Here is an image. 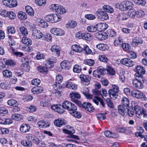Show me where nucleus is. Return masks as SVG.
Segmentation results:
<instances>
[{"label":"nucleus","mask_w":147,"mask_h":147,"mask_svg":"<svg viewBox=\"0 0 147 147\" xmlns=\"http://www.w3.org/2000/svg\"><path fill=\"white\" fill-rule=\"evenodd\" d=\"M135 79L132 80V83L133 87L137 89H141L144 87V78L143 76L136 77Z\"/></svg>","instance_id":"f257e3e1"},{"label":"nucleus","mask_w":147,"mask_h":147,"mask_svg":"<svg viewBox=\"0 0 147 147\" xmlns=\"http://www.w3.org/2000/svg\"><path fill=\"white\" fill-rule=\"evenodd\" d=\"M119 88L117 85H112L111 89L109 90V94L111 98L113 99H116L118 96L117 93L119 92Z\"/></svg>","instance_id":"f03ea898"},{"label":"nucleus","mask_w":147,"mask_h":147,"mask_svg":"<svg viewBox=\"0 0 147 147\" xmlns=\"http://www.w3.org/2000/svg\"><path fill=\"white\" fill-rule=\"evenodd\" d=\"M131 94L134 97L136 98L142 99L144 101L146 100L147 99L145 94L138 90H133L131 92Z\"/></svg>","instance_id":"7ed1b4c3"},{"label":"nucleus","mask_w":147,"mask_h":147,"mask_svg":"<svg viewBox=\"0 0 147 147\" xmlns=\"http://www.w3.org/2000/svg\"><path fill=\"white\" fill-rule=\"evenodd\" d=\"M3 5L9 8H13L17 5L16 0H2Z\"/></svg>","instance_id":"20e7f679"},{"label":"nucleus","mask_w":147,"mask_h":147,"mask_svg":"<svg viewBox=\"0 0 147 147\" xmlns=\"http://www.w3.org/2000/svg\"><path fill=\"white\" fill-rule=\"evenodd\" d=\"M135 115L138 118H140L143 113L145 112V110L143 108L136 105L134 107Z\"/></svg>","instance_id":"39448f33"},{"label":"nucleus","mask_w":147,"mask_h":147,"mask_svg":"<svg viewBox=\"0 0 147 147\" xmlns=\"http://www.w3.org/2000/svg\"><path fill=\"white\" fill-rule=\"evenodd\" d=\"M43 34L41 32L37 29H34L32 32V38L35 39H38L42 38Z\"/></svg>","instance_id":"423d86ee"},{"label":"nucleus","mask_w":147,"mask_h":147,"mask_svg":"<svg viewBox=\"0 0 147 147\" xmlns=\"http://www.w3.org/2000/svg\"><path fill=\"white\" fill-rule=\"evenodd\" d=\"M135 71L136 72L135 76L137 77L142 76V75L145 74V71L144 68L139 65H138L136 67Z\"/></svg>","instance_id":"0eeeda50"},{"label":"nucleus","mask_w":147,"mask_h":147,"mask_svg":"<svg viewBox=\"0 0 147 147\" xmlns=\"http://www.w3.org/2000/svg\"><path fill=\"white\" fill-rule=\"evenodd\" d=\"M51 32L55 35L61 36L64 34V31L62 29L56 28H53L50 30Z\"/></svg>","instance_id":"6e6552de"},{"label":"nucleus","mask_w":147,"mask_h":147,"mask_svg":"<svg viewBox=\"0 0 147 147\" xmlns=\"http://www.w3.org/2000/svg\"><path fill=\"white\" fill-rule=\"evenodd\" d=\"M94 36L98 40H102L107 39L108 35L105 33L98 32L95 34Z\"/></svg>","instance_id":"1a4fd4ad"},{"label":"nucleus","mask_w":147,"mask_h":147,"mask_svg":"<svg viewBox=\"0 0 147 147\" xmlns=\"http://www.w3.org/2000/svg\"><path fill=\"white\" fill-rule=\"evenodd\" d=\"M82 107L86 111L89 112H92L94 111V108L92 104L89 102H84L82 105Z\"/></svg>","instance_id":"9d476101"},{"label":"nucleus","mask_w":147,"mask_h":147,"mask_svg":"<svg viewBox=\"0 0 147 147\" xmlns=\"http://www.w3.org/2000/svg\"><path fill=\"white\" fill-rule=\"evenodd\" d=\"M98 18L101 20L104 21L109 19V16L107 13L104 11H99L98 13Z\"/></svg>","instance_id":"9b49d317"},{"label":"nucleus","mask_w":147,"mask_h":147,"mask_svg":"<svg viewBox=\"0 0 147 147\" xmlns=\"http://www.w3.org/2000/svg\"><path fill=\"white\" fill-rule=\"evenodd\" d=\"M93 101L96 105H99L100 102V105H101L103 107H105V103L103 101V100L98 96H94L93 99Z\"/></svg>","instance_id":"f8f14e48"},{"label":"nucleus","mask_w":147,"mask_h":147,"mask_svg":"<svg viewBox=\"0 0 147 147\" xmlns=\"http://www.w3.org/2000/svg\"><path fill=\"white\" fill-rule=\"evenodd\" d=\"M30 127L28 124L23 123L20 125V131L22 133H25L29 131Z\"/></svg>","instance_id":"ddd939ff"},{"label":"nucleus","mask_w":147,"mask_h":147,"mask_svg":"<svg viewBox=\"0 0 147 147\" xmlns=\"http://www.w3.org/2000/svg\"><path fill=\"white\" fill-rule=\"evenodd\" d=\"M81 91L87 99H91L93 98V96L89 94V90L87 88L83 87L81 89Z\"/></svg>","instance_id":"4468645a"},{"label":"nucleus","mask_w":147,"mask_h":147,"mask_svg":"<svg viewBox=\"0 0 147 147\" xmlns=\"http://www.w3.org/2000/svg\"><path fill=\"white\" fill-rule=\"evenodd\" d=\"M69 96L73 101H75L77 100L80 99L81 97L80 95L75 92H70Z\"/></svg>","instance_id":"2eb2a0df"},{"label":"nucleus","mask_w":147,"mask_h":147,"mask_svg":"<svg viewBox=\"0 0 147 147\" xmlns=\"http://www.w3.org/2000/svg\"><path fill=\"white\" fill-rule=\"evenodd\" d=\"M72 80L68 81L66 82L65 86L67 88L73 90H75L77 88V85L75 84L73 82H71Z\"/></svg>","instance_id":"dca6fc26"},{"label":"nucleus","mask_w":147,"mask_h":147,"mask_svg":"<svg viewBox=\"0 0 147 147\" xmlns=\"http://www.w3.org/2000/svg\"><path fill=\"white\" fill-rule=\"evenodd\" d=\"M36 22L38 23V26L41 27L45 28L48 26L47 23L41 18H37Z\"/></svg>","instance_id":"f3484780"},{"label":"nucleus","mask_w":147,"mask_h":147,"mask_svg":"<svg viewBox=\"0 0 147 147\" xmlns=\"http://www.w3.org/2000/svg\"><path fill=\"white\" fill-rule=\"evenodd\" d=\"M55 125L58 127H60L65 124V121L62 118H59L54 121Z\"/></svg>","instance_id":"a211bd4d"},{"label":"nucleus","mask_w":147,"mask_h":147,"mask_svg":"<svg viewBox=\"0 0 147 147\" xmlns=\"http://www.w3.org/2000/svg\"><path fill=\"white\" fill-rule=\"evenodd\" d=\"M80 78L82 81L86 83V85L89 84L90 80V77L89 76L82 74L80 76Z\"/></svg>","instance_id":"6ab92c4d"},{"label":"nucleus","mask_w":147,"mask_h":147,"mask_svg":"<svg viewBox=\"0 0 147 147\" xmlns=\"http://www.w3.org/2000/svg\"><path fill=\"white\" fill-rule=\"evenodd\" d=\"M142 43L143 41L141 38L136 37L133 40L131 45L133 47H135L138 46L142 44Z\"/></svg>","instance_id":"aec40b11"},{"label":"nucleus","mask_w":147,"mask_h":147,"mask_svg":"<svg viewBox=\"0 0 147 147\" xmlns=\"http://www.w3.org/2000/svg\"><path fill=\"white\" fill-rule=\"evenodd\" d=\"M118 109L119 113L122 115H126V111L128 110V109L125 108L122 105H119L118 107Z\"/></svg>","instance_id":"412c9836"},{"label":"nucleus","mask_w":147,"mask_h":147,"mask_svg":"<svg viewBox=\"0 0 147 147\" xmlns=\"http://www.w3.org/2000/svg\"><path fill=\"white\" fill-rule=\"evenodd\" d=\"M98 30L100 31H104L106 30L108 27V26L107 24L105 23H100L97 24Z\"/></svg>","instance_id":"4be33fe9"},{"label":"nucleus","mask_w":147,"mask_h":147,"mask_svg":"<svg viewBox=\"0 0 147 147\" xmlns=\"http://www.w3.org/2000/svg\"><path fill=\"white\" fill-rule=\"evenodd\" d=\"M43 88L41 86L34 87L31 89L32 92L34 94L41 93L43 91Z\"/></svg>","instance_id":"5701e85b"},{"label":"nucleus","mask_w":147,"mask_h":147,"mask_svg":"<svg viewBox=\"0 0 147 147\" xmlns=\"http://www.w3.org/2000/svg\"><path fill=\"white\" fill-rule=\"evenodd\" d=\"M72 51L77 53H80L82 51L83 48L79 45L75 44L71 47Z\"/></svg>","instance_id":"b1692460"},{"label":"nucleus","mask_w":147,"mask_h":147,"mask_svg":"<svg viewBox=\"0 0 147 147\" xmlns=\"http://www.w3.org/2000/svg\"><path fill=\"white\" fill-rule=\"evenodd\" d=\"M71 63L69 61L65 60L62 61L60 64L62 68L68 69L70 67Z\"/></svg>","instance_id":"393cba45"},{"label":"nucleus","mask_w":147,"mask_h":147,"mask_svg":"<svg viewBox=\"0 0 147 147\" xmlns=\"http://www.w3.org/2000/svg\"><path fill=\"white\" fill-rule=\"evenodd\" d=\"M61 106L57 105H54L51 106V108L53 110L58 113H62L64 112L63 110L60 107Z\"/></svg>","instance_id":"a878e982"},{"label":"nucleus","mask_w":147,"mask_h":147,"mask_svg":"<svg viewBox=\"0 0 147 147\" xmlns=\"http://www.w3.org/2000/svg\"><path fill=\"white\" fill-rule=\"evenodd\" d=\"M26 12L31 16H33L34 15V11L33 9L29 5L26 6L25 7Z\"/></svg>","instance_id":"bb28decb"},{"label":"nucleus","mask_w":147,"mask_h":147,"mask_svg":"<svg viewBox=\"0 0 147 147\" xmlns=\"http://www.w3.org/2000/svg\"><path fill=\"white\" fill-rule=\"evenodd\" d=\"M11 117L13 119L17 121H19L23 119V116L21 114L14 113L12 115Z\"/></svg>","instance_id":"cd10ccee"},{"label":"nucleus","mask_w":147,"mask_h":147,"mask_svg":"<svg viewBox=\"0 0 147 147\" xmlns=\"http://www.w3.org/2000/svg\"><path fill=\"white\" fill-rule=\"evenodd\" d=\"M37 124L39 127L41 128H45L49 126L48 122H45L42 120L39 121Z\"/></svg>","instance_id":"c85d7f7f"},{"label":"nucleus","mask_w":147,"mask_h":147,"mask_svg":"<svg viewBox=\"0 0 147 147\" xmlns=\"http://www.w3.org/2000/svg\"><path fill=\"white\" fill-rule=\"evenodd\" d=\"M66 12V10L64 7L58 4L56 12L61 14L65 13Z\"/></svg>","instance_id":"c756f323"},{"label":"nucleus","mask_w":147,"mask_h":147,"mask_svg":"<svg viewBox=\"0 0 147 147\" xmlns=\"http://www.w3.org/2000/svg\"><path fill=\"white\" fill-rule=\"evenodd\" d=\"M19 30L23 36H26L28 34V32L27 29L23 26H21L19 28Z\"/></svg>","instance_id":"7c9ffc66"},{"label":"nucleus","mask_w":147,"mask_h":147,"mask_svg":"<svg viewBox=\"0 0 147 147\" xmlns=\"http://www.w3.org/2000/svg\"><path fill=\"white\" fill-rule=\"evenodd\" d=\"M18 17L20 20H26L27 18V15L25 12L22 11L18 12Z\"/></svg>","instance_id":"2f4dec72"},{"label":"nucleus","mask_w":147,"mask_h":147,"mask_svg":"<svg viewBox=\"0 0 147 147\" xmlns=\"http://www.w3.org/2000/svg\"><path fill=\"white\" fill-rule=\"evenodd\" d=\"M104 134L106 137L109 138L112 137L113 138H116L118 136V134H113L109 131H105L104 133Z\"/></svg>","instance_id":"473e14b6"},{"label":"nucleus","mask_w":147,"mask_h":147,"mask_svg":"<svg viewBox=\"0 0 147 147\" xmlns=\"http://www.w3.org/2000/svg\"><path fill=\"white\" fill-rule=\"evenodd\" d=\"M22 41L23 43L27 45H31L32 44V40L30 38L25 37H22Z\"/></svg>","instance_id":"72a5a7b5"},{"label":"nucleus","mask_w":147,"mask_h":147,"mask_svg":"<svg viewBox=\"0 0 147 147\" xmlns=\"http://www.w3.org/2000/svg\"><path fill=\"white\" fill-rule=\"evenodd\" d=\"M82 36V39L87 41H90L92 38L91 34L86 32L83 33Z\"/></svg>","instance_id":"f704fd0d"},{"label":"nucleus","mask_w":147,"mask_h":147,"mask_svg":"<svg viewBox=\"0 0 147 147\" xmlns=\"http://www.w3.org/2000/svg\"><path fill=\"white\" fill-rule=\"evenodd\" d=\"M53 13L50 14L46 15L45 17V20L48 22L51 23H53L54 21H53L54 18L53 17Z\"/></svg>","instance_id":"c9c22d12"},{"label":"nucleus","mask_w":147,"mask_h":147,"mask_svg":"<svg viewBox=\"0 0 147 147\" xmlns=\"http://www.w3.org/2000/svg\"><path fill=\"white\" fill-rule=\"evenodd\" d=\"M136 14V10L134 9H130L128 12V16L131 18L134 19L135 18Z\"/></svg>","instance_id":"e433bc0d"},{"label":"nucleus","mask_w":147,"mask_h":147,"mask_svg":"<svg viewBox=\"0 0 147 147\" xmlns=\"http://www.w3.org/2000/svg\"><path fill=\"white\" fill-rule=\"evenodd\" d=\"M77 25L76 22L74 21L71 20L66 24V27L69 28H73L75 27Z\"/></svg>","instance_id":"4c0bfd02"},{"label":"nucleus","mask_w":147,"mask_h":147,"mask_svg":"<svg viewBox=\"0 0 147 147\" xmlns=\"http://www.w3.org/2000/svg\"><path fill=\"white\" fill-rule=\"evenodd\" d=\"M127 11L132 9L134 6L133 3L129 1H125Z\"/></svg>","instance_id":"58836bf2"},{"label":"nucleus","mask_w":147,"mask_h":147,"mask_svg":"<svg viewBox=\"0 0 147 147\" xmlns=\"http://www.w3.org/2000/svg\"><path fill=\"white\" fill-rule=\"evenodd\" d=\"M61 50V48L59 46L55 45L52 46L51 48V50L54 52L59 53Z\"/></svg>","instance_id":"ea45409f"},{"label":"nucleus","mask_w":147,"mask_h":147,"mask_svg":"<svg viewBox=\"0 0 147 147\" xmlns=\"http://www.w3.org/2000/svg\"><path fill=\"white\" fill-rule=\"evenodd\" d=\"M38 71L41 73L44 74H47L48 70L47 68L42 66H39L37 67Z\"/></svg>","instance_id":"a19ab883"},{"label":"nucleus","mask_w":147,"mask_h":147,"mask_svg":"<svg viewBox=\"0 0 147 147\" xmlns=\"http://www.w3.org/2000/svg\"><path fill=\"white\" fill-rule=\"evenodd\" d=\"M102 8L105 11L109 13H111L114 11L113 9L108 5H104Z\"/></svg>","instance_id":"79ce46f5"},{"label":"nucleus","mask_w":147,"mask_h":147,"mask_svg":"<svg viewBox=\"0 0 147 147\" xmlns=\"http://www.w3.org/2000/svg\"><path fill=\"white\" fill-rule=\"evenodd\" d=\"M51 103L48 100H43L40 102V105L44 107H48L50 105Z\"/></svg>","instance_id":"37998d69"},{"label":"nucleus","mask_w":147,"mask_h":147,"mask_svg":"<svg viewBox=\"0 0 147 147\" xmlns=\"http://www.w3.org/2000/svg\"><path fill=\"white\" fill-rule=\"evenodd\" d=\"M46 63L45 64L46 68H52L54 66V62L51 59L47 60L46 61Z\"/></svg>","instance_id":"c03bdc74"},{"label":"nucleus","mask_w":147,"mask_h":147,"mask_svg":"<svg viewBox=\"0 0 147 147\" xmlns=\"http://www.w3.org/2000/svg\"><path fill=\"white\" fill-rule=\"evenodd\" d=\"M118 18L119 20H124L128 19V16L126 13H122L119 14Z\"/></svg>","instance_id":"a18cd8bd"},{"label":"nucleus","mask_w":147,"mask_h":147,"mask_svg":"<svg viewBox=\"0 0 147 147\" xmlns=\"http://www.w3.org/2000/svg\"><path fill=\"white\" fill-rule=\"evenodd\" d=\"M87 30L89 32H94L98 30L97 26H90L87 28Z\"/></svg>","instance_id":"49530a36"},{"label":"nucleus","mask_w":147,"mask_h":147,"mask_svg":"<svg viewBox=\"0 0 147 147\" xmlns=\"http://www.w3.org/2000/svg\"><path fill=\"white\" fill-rule=\"evenodd\" d=\"M121 102L125 107H128L129 105V101L128 99L125 97H123L121 99Z\"/></svg>","instance_id":"de8ad7c7"},{"label":"nucleus","mask_w":147,"mask_h":147,"mask_svg":"<svg viewBox=\"0 0 147 147\" xmlns=\"http://www.w3.org/2000/svg\"><path fill=\"white\" fill-rule=\"evenodd\" d=\"M67 110L69 111V113L71 114V112L77 110V107L74 104L71 102L69 108H68Z\"/></svg>","instance_id":"09e8293b"},{"label":"nucleus","mask_w":147,"mask_h":147,"mask_svg":"<svg viewBox=\"0 0 147 147\" xmlns=\"http://www.w3.org/2000/svg\"><path fill=\"white\" fill-rule=\"evenodd\" d=\"M21 144L24 146H27L28 147H31L32 146L31 142L28 140H23L21 142Z\"/></svg>","instance_id":"8fccbe9b"},{"label":"nucleus","mask_w":147,"mask_h":147,"mask_svg":"<svg viewBox=\"0 0 147 147\" xmlns=\"http://www.w3.org/2000/svg\"><path fill=\"white\" fill-rule=\"evenodd\" d=\"M3 76L7 78H10L12 76V73L10 71L7 70L3 71Z\"/></svg>","instance_id":"3c124183"},{"label":"nucleus","mask_w":147,"mask_h":147,"mask_svg":"<svg viewBox=\"0 0 147 147\" xmlns=\"http://www.w3.org/2000/svg\"><path fill=\"white\" fill-rule=\"evenodd\" d=\"M125 1L121 2L119 5V8L120 10L123 11H127V9Z\"/></svg>","instance_id":"603ef678"},{"label":"nucleus","mask_w":147,"mask_h":147,"mask_svg":"<svg viewBox=\"0 0 147 147\" xmlns=\"http://www.w3.org/2000/svg\"><path fill=\"white\" fill-rule=\"evenodd\" d=\"M53 17L54 18V23L60 21L61 19V16L55 13L53 14Z\"/></svg>","instance_id":"864d4df0"},{"label":"nucleus","mask_w":147,"mask_h":147,"mask_svg":"<svg viewBox=\"0 0 147 147\" xmlns=\"http://www.w3.org/2000/svg\"><path fill=\"white\" fill-rule=\"evenodd\" d=\"M123 42V40L120 37H119L115 40L114 44V45L116 47L120 46L121 43Z\"/></svg>","instance_id":"5fc2aeb1"},{"label":"nucleus","mask_w":147,"mask_h":147,"mask_svg":"<svg viewBox=\"0 0 147 147\" xmlns=\"http://www.w3.org/2000/svg\"><path fill=\"white\" fill-rule=\"evenodd\" d=\"M106 70L108 73L110 75H113L115 74V71L114 69L109 66H107Z\"/></svg>","instance_id":"6e6d98bb"},{"label":"nucleus","mask_w":147,"mask_h":147,"mask_svg":"<svg viewBox=\"0 0 147 147\" xmlns=\"http://www.w3.org/2000/svg\"><path fill=\"white\" fill-rule=\"evenodd\" d=\"M42 37H43L44 40L47 41L48 42H50L52 38L50 34L47 33L43 34Z\"/></svg>","instance_id":"4d7b16f0"},{"label":"nucleus","mask_w":147,"mask_h":147,"mask_svg":"<svg viewBox=\"0 0 147 147\" xmlns=\"http://www.w3.org/2000/svg\"><path fill=\"white\" fill-rule=\"evenodd\" d=\"M96 47L100 50L104 51L107 49V46L106 44H99L97 45Z\"/></svg>","instance_id":"13d9d810"},{"label":"nucleus","mask_w":147,"mask_h":147,"mask_svg":"<svg viewBox=\"0 0 147 147\" xmlns=\"http://www.w3.org/2000/svg\"><path fill=\"white\" fill-rule=\"evenodd\" d=\"M63 132L67 134H73L75 132V131L73 127H71L69 129H63Z\"/></svg>","instance_id":"bf43d9fd"},{"label":"nucleus","mask_w":147,"mask_h":147,"mask_svg":"<svg viewBox=\"0 0 147 147\" xmlns=\"http://www.w3.org/2000/svg\"><path fill=\"white\" fill-rule=\"evenodd\" d=\"M9 82L6 81L2 82L0 84V87L2 89H7L9 88Z\"/></svg>","instance_id":"052dcab7"},{"label":"nucleus","mask_w":147,"mask_h":147,"mask_svg":"<svg viewBox=\"0 0 147 147\" xmlns=\"http://www.w3.org/2000/svg\"><path fill=\"white\" fill-rule=\"evenodd\" d=\"M7 30L8 32L11 34H14L16 32L15 28L12 26H8L7 28Z\"/></svg>","instance_id":"680f3d73"},{"label":"nucleus","mask_w":147,"mask_h":147,"mask_svg":"<svg viewBox=\"0 0 147 147\" xmlns=\"http://www.w3.org/2000/svg\"><path fill=\"white\" fill-rule=\"evenodd\" d=\"M63 80L62 76L60 74H58L56 76V83L59 84L62 82Z\"/></svg>","instance_id":"e2e57ef3"},{"label":"nucleus","mask_w":147,"mask_h":147,"mask_svg":"<svg viewBox=\"0 0 147 147\" xmlns=\"http://www.w3.org/2000/svg\"><path fill=\"white\" fill-rule=\"evenodd\" d=\"M71 114L75 117L78 118H80L82 116L81 114L80 113L76 111L71 112Z\"/></svg>","instance_id":"0e129e2a"},{"label":"nucleus","mask_w":147,"mask_h":147,"mask_svg":"<svg viewBox=\"0 0 147 147\" xmlns=\"http://www.w3.org/2000/svg\"><path fill=\"white\" fill-rule=\"evenodd\" d=\"M81 68L79 65H76L74 67L73 70L75 72L79 73L81 71Z\"/></svg>","instance_id":"69168bd1"},{"label":"nucleus","mask_w":147,"mask_h":147,"mask_svg":"<svg viewBox=\"0 0 147 147\" xmlns=\"http://www.w3.org/2000/svg\"><path fill=\"white\" fill-rule=\"evenodd\" d=\"M8 105L10 106H14L18 104V102L16 100L13 99H10L7 101Z\"/></svg>","instance_id":"338daca9"},{"label":"nucleus","mask_w":147,"mask_h":147,"mask_svg":"<svg viewBox=\"0 0 147 147\" xmlns=\"http://www.w3.org/2000/svg\"><path fill=\"white\" fill-rule=\"evenodd\" d=\"M84 62L85 64L89 66H93L95 63L94 60L92 59H87Z\"/></svg>","instance_id":"774afa93"}]
</instances>
